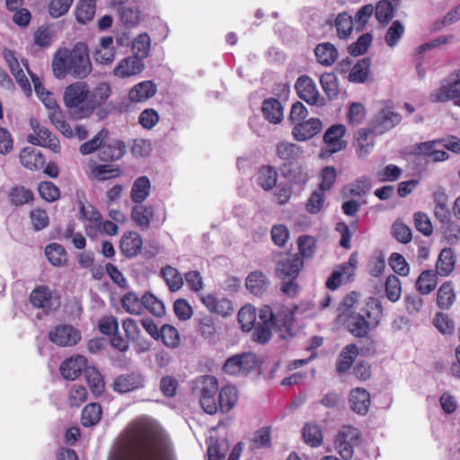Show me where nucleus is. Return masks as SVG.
<instances>
[{
    "mask_svg": "<svg viewBox=\"0 0 460 460\" xmlns=\"http://www.w3.org/2000/svg\"><path fill=\"white\" fill-rule=\"evenodd\" d=\"M136 444L137 451L133 460H177L168 434L154 421L139 424Z\"/></svg>",
    "mask_w": 460,
    "mask_h": 460,
    "instance_id": "nucleus-1",
    "label": "nucleus"
},
{
    "mask_svg": "<svg viewBox=\"0 0 460 460\" xmlns=\"http://www.w3.org/2000/svg\"><path fill=\"white\" fill-rule=\"evenodd\" d=\"M52 71L58 79H64L68 75L75 78H85L92 72L87 46L78 42L73 49H59L53 57Z\"/></svg>",
    "mask_w": 460,
    "mask_h": 460,
    "instance_id": "nucleus-2",
    "label": "nucleus"
},
{
    "mask_svg": "<svg viewBox=\"0 0 460 460\" xmlns=\"http://www.w3.org/2000/svg\"><path fill=\"white\" fill-rule=\"evenodd\" d=\"M383 314L380 301L370 297L359 313H352L348 319L349 331L356 337H366L370 330L376 328Z\"/></svg>",
    "mask_w": 460,
    "mask_h": 460,
    "instance_id": "nucleus-3",
    "label": "nucleus"
},
{
    "mask_svg": "<svg viewBox=\"0 0 460 460\" xmlns=\"http://www.w3.org/2000/svg\"><path fill=\"white\" fill-rule=\"evenodd\" d=\"M261 324H268L276 327L283 328L288 332L294 322L293 313L288 307H275L270 305H263L259 313Z\"/></svg>",
    "mask_w": 460,
    "mask_h": 460,
    "instance_id": "nucleus-4",
    "label": "nucleus"
},
{
    "mask_svg": "<svg viewBox=\"0 0 460 460\" xmlns=\"http://www.w3.org/2000/svg\"><path fill=\"white\" fill-rule=\"evenodd\" d=\"M360 432L352 426H344L335 438V448L344 460H349L354 454V447L358 443Z\"/></svg>",
    "mask_w": 460,
    "mask_h": 460,
    "instance_id": "nucleus-5",
    "label": "nucleus"
},
{
    "mask_svg": "<svg viewBox=\"0 0 460 460\" xmlns=\"http://www.w3.org/2000/svg\"><path fill=\"white\" fill-rule=\"evenodd\" d=\"M346 128L342 124L331 126L323 135L324 146L321 149V157L326 158L334 153L346 148L347 142L343 139Z\"/></svg>",
    "mask_w": 460,
    "mask_h": 460,
    "instance_id": "nucleus-6",
    "label": "nucleus"
},
{
    "mask_svg": "<svg viewBox=\"0 0 460 460\" xmlns=\"http://www.w3.org/2000/svg\"><path fill=\"white\" fill-rule=\"evenodd\" d=\"M31 125L34 130V134L28 136L29 143L34 146L48 147L54 153H58L60 151L58 139L49 128L40 126V124L34 119L31 120Z\"/></svg>",
    "mask_w": 460,
    "mask_h": 460,
    "instance_id": "nucleus-7",
    "label": "nucleus"
},
{
    "mask_svg": "<svg viewBox=\"0 0 460 460\" xmlns=\"http://www.w3.org/2000/svg\"><path fill=\"white\" fill-rule=\"evenodd\" d=\"M433 102H445L452 99L460 98V69L452 73L447 84H443L438 90L429 95Z\"/></svg>",
    "mask_w": 460,
    "mask_h": 460,
    "instance_id": "nucleus-8",
    "label": "nucleus"
},
{
    "mask_svg": "<svg viewBox=\"0 0 460 460\" xmlns=\"http://www.w3.org/2000/svg\"><path fill=\"white\" fill-rule=\"evenodd\" d=\"M296 90L300 99L310 105H323V99L320 96L315 83L307 75H301L296 82Z\"/></svg>",
    "mask_w": 460,
    "mask_h": 460,
    "instance_id": "nucleus-9",
    "label": "nucleus"
},
{
    "mask_svg": "<svg viewBox=\"0 0 460 460\" xmlns=\"http://www.w3.org/2000/svg\"><path fill=\"white\" fill-rule=\"evenodd\" d=\"M49 340L61 347L75 345L81 339L79 331L69 324L58 325L49 333Z\"/></svg>",
    "mask_w": 460,
    "mask_h": 460,
    "instance_id": "nucleus-10",
    "label": "nucleus"
},
{
    "mask_svg": "<svg viewBox=\"0 0 460 460\" xmlns=\"http://www.w3.org/2000/svg\"><path fill=\"white\" fill-rule=\"evenodd\" d=\"M89 87L84 82H75L67 86L64 93V102L69 109L78 108L87 101L89 107Z\"/></svg>",
    "mask_w": 460,
    "mask_h": 460,
    "instance_id": "nucleus-11",
    "label": "nucleus"
},
{
    "mask_svg": "<svg viewBox=\"0 0 460 460\" xmlns=\"http://www.w3.org/2000/svg\"><path fill=\"white\" fill-rule=\"evenodd\" d=\"M303 266L304 261L297 254L286 256L280 259L277 264V275L282 280L287 279H296Z\"/></svg>",
    "mask_w": 460,
    "mask_h": 460,
    "instance_id": "nucleus-12",
    "label": "nucleus"
},
{
    "mask_svg": "<svg viewBox=\"0 0 460 460\" xmlns=\"http://www.w3.org/2000/svg\"><path fill=\"white\" fill-rule=\"evenodd\" d=\"M402 117L391 108L381 109L373 118V131L383 134L401 122Z\"/></svg>",
    "mask_w": 460,
    "mask_h": 460,
    "instance_id": "nucleus-13",
    "label": "nucleus"
},
{
    "mask_svg": "<svg viewBox=\"0 0 460 460\" xmlns=\"http://www.w3.org/2000/svg\"><path fill=\"white\" fill-rule=\"evenodd\" d=\"M30 301L34 307L41 308L49 312L58 305V302L53 297L51 290L46 286H39L34 288L30 296Z\"/></svg>",
    "mask_w": 460,
    "mask_h": 460,
    "instance_id": "nucleus-14",
    "label": "nucleus"
},
{
    "mask_svg": "<svg viewBox=\"0 0 460 460\" xmlns=\"http://www.w3.org/2000/svg\"><path fill=\"white\" fill-rule=\"evenodd\" d=\"M144 62L137 56L124 58L113 69V75L119 78L129 77L139 74L144 69Z\"/></svg>",
    "mask_w": 460,
    "mask_h": 460,
    "instance_id": "nucleus-15",
    "label": "nucleus"
},
{
    "mask_svg": "<svg viewBox=\"0 0 460 460\" xmlns=\"http://www.w3.org/2000/svg\"><path fill=\"white\" fill-rule=\"evenodd\" d=\"M322 129V121L316 118L303 120L293 127L292 135L297 141H305L318 134Z\"/></svg>",
    "mask_w": 460,
    "mask_h": 460,
    "instance_id": "nucleus-16",
    "label": "nucleus"
},
{
    "mask_svg": "<svg viewBox=\"0 0 460 460\" xmlns=\"http://www.w3.org/2000/svg\"><path fill=\"white\" fill-rule=\"evenodd\" d=\"M145 378L139 373H131L119 376L113 382V389L124 394L144 386Z\"/></svg>",
    "mask_w": 460,
    "mask_h": 460,
    "instance_id": "nucleus-17",
    "label": "nucleus"
},
{
    "mask_svg": "<svg viewBox=\"0 0 460 460\" xmlns=\"http://www.w3.org/2000/svg\"><path fill=\"white\" fill-rule=\"evenodd\" d=\"M370 402V394L366 389L357 387L350 391L349 404L355 413L366 415L368 412Z\"/></svg>",
    "mask_w": 460,
    "mask_h": 460,
    "instance_id": "nucleus-18",
    "label": "nucleus"
},
{
    "mask_svg": "<svg viewBox=\"0 0 460 460\" xmlns=\"http://www.w3.org/2000/svg\"><path fill=\"white\" fill-rule=\"evenodd\" d=\"M88 367L86 358L84 356L77 355L64 361L61 364L60 372L64 378L75 380Z\"/></svg>",
    "mask_w": 460,
    "mask_h": 460,
    "instance_id": "nucleus-19",
    "label": "nucleus"
},
{
    "mask_svg": "<svg viewBox=\"0 0 460 460\" xmlns=\"http://www.w3.org/2000/svg\"><path fill=\"white\" fill-rule=\"evenodd\" d=\"M126 154V145L123 141L114 139L102 144L99 149V158L103 162L119 160Z\"/></svg>",
    "mask_w": 460,
    "mask_h": 460,
    "instance_id": "nucleus-20",
    "label": "nucleus"
},
{
    "mask_svg": "<svg viewBox=\"0 0 460 460\" xmlns=\"http://www.w3.org/2000/svg\"><path fill=\"white\" fill-rule=\"evenodd\" d=\"M115 54L113 38L111 36H104L100 39V42L96 48L93 58L96 63L108 65L114 60Z\"/></svg>",
    "mask_w": 460,
    "mask_h": 460,
    "instance_id": "nucleus-21",
    "label": "nucleus"
},
{
    "mask_svg": "<svg viewBox=\"0 0 460 460\" xmlns=\"http://www.w3.org/2000/svg\"><path fill=\"white\" fill-rule=\"evenodd\" d=\"M302 154V148L293 143L281 142L277 146V155L283 161V166L296 164Z\"/></svg>",
    "mask_w": 460,
    "mask_h": 460,
    "instance_id": "nucleus-22",
    "label": "nucleus"
},
{
    "mask_svg": "<svg viewBox=\"0 0 460 460\" xmlns=\"http://www.w3.org/2000/svg\"><path fill=\"white\" fill-rule=\"evenodd\" d=\"M257 364L253 353L232 356V374L247 375L253 370Z\"/></svg>",
    "mask_w": 460,
    "mask_h": 460,
    "instance_id": "nucleus-23",
    "label": "nucleus"
},
{
    "mask_svg": "<svg viewBox=\"0 0 460 460\" xmlns=\"http://www.w3.org/2000/svg\"><path fill=\"white\" fill-rule=\"evenodd\" d=\"M121 252L128 257H135L142 248V239L136 232L125 233L120 239Z\"/></svg>",
    "mask_w": 460,
    "mask_h": 460,
    "instance_id": "nucleus-24",
    "label": "nucleus"
},
{
    "mask_svg": "<svg viewBox=\"0 0 460 460\" xmlns=\"http://www.w3.org/2000/svg\"><path fill=\"white\" fill-rule=\"evenodd\" d=\"M22 164L29 170L41 169L45 164L42 154L34 147H24L20 153Z\"/></svg>",
    "mask_w": 460,
    "mask_h": 460,
    "instance_id": "nucleus-25",
    "label": "nucleus"
},
{
    "mask_svg": "<svg viewBox=\"0 0 460 460\" xmlns=\"http://www.w3.org/2000/svg\"><path fill=\"white\" fill-rule=\"evenodd\" d=\"M261 111L265 119L272 124H279L283 119V107L278 99L264 100Z\"/></svg>",
    "mask_w": 460,
    "mask_h": 460,
    "instance_id": "nucleus-26",
    "label": "nucleus"
},
{
    "mask_svg": "<svg viewBox=\"0 0 460 460\" xmlns=\"http://www.w3.org/2000/svg\"><path fill=\"white\" fill-rule=\"evenodd\" d=\"M156 93V86L151 81H144L136 84L128 93V99L133 102H142Z\"/></svg>",
    "mask_w": 460,
    "mask_h": 460,
    "instance_id": "nucleus-27",
    "label": "nucleus"
},
{
    "mask_svg": "<svg viewBox=\"0 0 460 460\" xmlns=\"http://www.w3.org/2000/svg\"><path fill=\"white\" fill-rule=\"evenodd\" d=\"M200 301L211 313L226 316L230 311V300L226 298H218L212 294H207L200 296Z\"/></svg>",
    "mask_w": 460,
    "mask_h": 460,
    "instance_id": "nucleus-28",
    "label": "nucleus"
},
{
    "mask_svg": "<svg viewBox=\"0 0 460 460\" xmlns=\"http://www.w3.org/2000/svg\"><path fill=\"white\" fill-rule=\"evenodd\" d=\"M151 183L146 176H140L133 182L130 198L134 203L141 204L150 194Z\"/></svg>",
    "mask_w": 460,
    "mask_h": 460,
    "instance_id": "nucleus-29",
    "label": "nucleus"
},
{
    "mask_svg": "<svg viewBox=\"0 0 460 460\" xmlns=\"http://www.w3.org/2000/svg\"><path fill=\"white\" fill-rule=\"evenodd\" d=\"M270 281L261 271L251 272L246 279L247 289L255 296L262 295L269 288Z\"/></svg>",
    "mask_w": 460,
    "mask_h": 460,
    "instance_id": "nucleus-30",
    "label": "nucleus"
},
{
    "mask_svg": "<svg viewBox=\"0 0 460 460\" xmlns=\"http://www.w3.org/2000/svg\"><path fill=\"white\" fill-rule=\"evenodd\" d=\"M34 199V194L33 192L21 185H16L8 192V200L10 204L13 206H22L26 204H31Z\"/></svg>",
    "mask_w": 460,
    "mask_h": 460,
    "instance_id": "nucleus-31",
    "label": "nucleus"
},
{
    "mask_svg": "<svg viewBox=\"0 0 460 460\" xmlns=\"http://www.w3.org/2000/svg\"><path fill=\"white\" fill-rule=\"evenodd\" d=\"M314 54L318 62L323 66L332 65L338 58L336 48L330 42L318 44L314 49Z\"/></svg>",
    "mask_w": 460,
    "mask_h": 460,
    "instance_id": "nucleus-32",
    "label": "nucleus"
},
{
    "mask_svg": "<svg viewBox=\"0 0 460 460\" xmlns=\"http://www.w3.org/2000/svg\"><path fill=\"white\" fill-rule=\"evenodd\" d=\"M456 263L454 252L450 248H444L436 263L437 273L440 276H448L454 270Z\"/></svg>",
    "mask_w": 460,
    "mask_h": 460,
    "instance_id": "nucleus-33",
    "label": "nucleus"
},
{
    "mask_svg": "<svg viewBox=\"0 0 460 460\" xmlns=\"http://www.w3.org/2000/svg\"><path fill=\"white\" fill-rule=\"evenodd\" d=\"M370 59L362 58L358 60L349 73L348 79L351 83L362 84L367 81L369 75Z\"/></svg>",
    "mask_w": 460,
    "mask_h": 460,
    "instance_id": "nucleus-34",
    "label": "nucleus"
},
{
    "mask_svg": "<svg viewBox=\"0 0 460 460\" xmlns=\"http://www.w3.org/2000/svg\"><path fill=\"white\" fill-rule=\"evenodd\" d=\"M111 87L107 83L99 84L89 93V113L92 112L97 106L102 105L111 95Z\"/></svg>",
    "mask_w": 460,
    "mask_h": 460,
    "instance_id": "nucleus-35",
    "label": "nucleus"
},
{
    "mask_svg": "<svg viewBox=\"0 0 460 460\" xmlns=\"http://www.w3.org/2000/svg\"><path fill=\"white\" fill-rule=\"evenodd\" d=\"M133 221L143 228H148L154 217V208L151 206L137 205L132 208Z\"/></svg>",
    "mask_w": 460,
    "mask_h": 460,
    "instance_id": "nucleus-36",
    "label": "nucleus"
},
{
    "mask_svg": "<svg viewBox=\"0 0 460 460\" xmlns=\"http://www.w3.org/2000/svg\"><path fill=\"white\" fill-rule=\"evenodd\" d=\"M357 152L358 156L365 157L374 146V137L371 130L361 128L357 133Z\"/></svg>",
    "mask_w": 460,
    "mask_h": 460,
    "instance_id": "nucleus-37",
    "label": "nucleus"
},
{
    "mask_svg": "<svg viewBox=\"0 0 460 460\" xmlns=\"http://www.w3.org/2000/svg\"><path fill=\"white\" fill-rule=\"evenodd\" d=\"M161 275L172 292L180 290L183 285V278L179 270L172 266H165L161 270Z\"/></svg>",
    "mask_w": 460,
    "mask_h": 460,
    "instance_id": "nucleus-38",
    "label": "nucleus"
},
{
    "mask_svg": "<svg viewBox=\"0 0 460 460\" xmlns=\"http://www.w3.org/2000/svg\"><path fill=\"white\" fill-rule=\"evenodd\" d=\"M144 296L139 298L134 292H128L121 297L123 309L130 314H140L144 309Z\"/></svg>",
    "mask_w": 460,
    "mask_h": 460,
    "instance_id": "nucleus-39",
    "label": "nucleus"
},
{
    "mask_svg": "<svg viewBox=\"0 0 460 460\" xmlns=\"http://www.w3.org/2000/svg\"><path fill=\"white\" fill-rule=\"evenodd\" d=\"M45 255L53 266H63L66 261V252L61 244L52 243L46 246Z\"/></svg>",
    "mask_w": 460,
    "mask_h": 460,
    "instance_id": "nucleus-40",
    "label": "nucleus"
},
{
    "mask_svg": "<svg viewBox=\"0 0 460 460\" xmlns=\"http://www.w3.org/2000/svg\"><path fill=\"white\" fill-rule=\"evenodd\" d=\"M102 413V411L100 404L95 402L87 404L82 411V425L84 427L96 425L101 420Z\"/></svg>",
    "mask_w": 460,
    "mask_h": 460,
    "instance_id": "nucleus-41",
    "label": "nucleus"
},
{
    "mask_svg": "<svg viewBox=\"0 0 460 460\" xmlns=\"http://www.w3.org/2000/svg\"><path fill=\"white\" fill-rule=\"evenodd\" d=\"M278 180V172L272 166H262L257 177L258 184L265 190H271L276 186Z\"/></svg>",
    "mask_w": 460,
    "mask_h": 460,
    "instance_id": "nucleus-42",
    "label": "nucleus"
},
{
    "mask_svg": "<svg viewBox=\"0 0 460 460\" xmlns=\"http://www.w3.org/2000/svg\"><path fill=\"white\" fill-rule=\"evenodd\" d=\"M437 274L432 270L423 271L418 278L416 287L422 295L429 294L437 286Z\"/></svg>",
    "mask_w": 460,
    "mask_h": 460,
    "instance_id": "nucleus-43",
    "label": "nucleus"
},
{
    "mask_svg": "<svg viewBox=\"0 0 460 460\" xmlns=\"http://www.w3.org/2000/svg\"><path fill=\"white\" fill-rule=\"evenodd\" d=\"M84 376L91 392L96 396L100 395L104 390V381L100 372L95 367H89L85 369Z\"/></svg>",
    "mask_w": 460,
    "mask_h": 460,
    "instance_id": "nucleus-44",
    "label": "nucleus"
},
{
    "mask_svg": "<svg viewBox=\"0 0 460 460\" xmlns=\"http://www.w3.org/2000/svg\"><path fill=\"white\" fill-rule=\"evenodd\" d=\"M358 355V348L356 345L346 346L339 356L337 361V371L345 373L349 370Z\"/></svg>",
    "mask_w": 460,
    "mask_h": 460,
    "instance_id": "nucleus-45",
    "label": "nucleus"
},
{
    "mask_svg": "<svg viewBox=\"0 0 460 460\" xmlns=\"http://www.w3.org/2000/svg\"><path fill=\"white\" fill-rule=\"evenodd\" d=\"M375 16L378 22L387 24L394 16V7L388 0H380L374 7Z\"/></svg>",
    "mask_w": 460,
    "mask_h": 460,
    "instance_id": "nucleus-46",
    "label": "nucleus"
},
{
    "mask_svg": "<svg viewBox=\"0 0 460 460\" xmlns=\"http://www.w3.org/2000/svg\"><path fill=\"white\" fill-rule=\"evenodd\" d=\"M435 201L434 215L436 218L442 225L448 223L451 220V213L447 206V196L444 193H437L435 195Z\"/></svg>",
    "mask_w": 460,
    "mask_h": 460,
    "instance_id": "nucleus-47",
    "label": "nucleus"
},
{
    "mask_svg": "<svg viewBox=\"0 0 460 460\" xmlns=\"http://www.w3.org/2000/svg\"><path fill=\"white\" fill-rule=\"evenodd\" d=\"M256 310L252 305L243 306L238 313V322L244 332L251 331L255 324Z\"/></svg>",
    "mask_w": 460,
    "mask_h": 460,
    "instance_id": "nucleus-48",
    "label": "nucleus"
},
{
    "mask_svg": "<svg viewBox=\"0 0 460 460\" xmlns=\"http://www.w3.org/2000/svg\"><path fill=\"white\" fill-rule=\"evenodd\" d=\"M151 47V40L147 33H141L132 42L133 55L137 56L143 61L148 57Z\"/></svg>",
    "mask_w": 460,
    "mask_h": 460,
    "instance_id": "nucleus-49",
    "label": "nucleus"
},
{
    "mask_svg": "<svg viewBox=\"0 0 460 460\" xmlns=\"http://www.w3.org/2000/svg\"><path fill=\"white\" fill-rule=\"evenodd\" d=\"M196 388L199 391L200 396H217L218 391L217 381L212 376H204L197 381Z\"/></svg>",
    "mask_w": 460,
    "mask_h": 460,
    "instance_id": "nucleus-50",
    "label": "nucleus"
},
{
    "mask_svg": "<svg viewBox=\"0 0 460 460\" xmlns=\"http://www.w3.org/2000/svg\"><path fill=\"white\" fill-rule=\"evenodd\" d=\"M76 19L80 23H86L95 14V0H81L75 11Z\"/></svg>",
    "mask_w": 460,
    "mask_h": 460,
    "instance_id": "nucleus-51",
    "label": "nucleus"
},
{
    "mask_svg": "<svg viewBox=\"0 0 460 460\" xmlns=\"http://www.w3.org/2000/svg\"><path fill=\"white\" fill-rule=\"evenodd\" d=\"M354 22L352 17L347 13H339L335 19V27L338 37L341 39L349 36L353 29Z\"/></svg>",
    "mask_w": 460,
    "mask_h": 460,
    "instance_id": "nucleus-52",
    "label": "nucleus"
},
{
    "mask_svg": "<svg viewBox=\"0 0 460 460\" xmlns=\"http://www.w3.org/2000/svg\"><path fill=\"white\" fill-rule=\"evenodd\" d=\"M455 293L451 284L444 283L438 290L437 303L442 309H448L455 301Z\"/></svg>",
    "mask_w": 460,
    "mask_h": 460,
    "instance_id": "nucleus-53",
    "label": "nucleus"
},
{
    "mask_svg": "<svg viewBox=\"0 0 460 460\" xmlns=\"http://www.w3.org/2000/svg\"><path fill=\"white\" fill-rule=\"evenodd\" d=\"M227 386L224 387L218 394V402L215 404H206L202 409L208 414H214L217 411L218 406L222 411L228 412L230 411V397L227 394Z\"/></svg>",
    "mask_w": 460,
    "mask_h": 460,
    "instance_id": "nucleus-54",
    "label": "nucleus"
},
{
    "mask_svg": "<svg viewBox=\"0 0 460 460\" xmlns=\"http://www.w3.org/2000/svg\"><path fill=\"white\" fill-rule=\"evenodd\" d=\"M160 339L167 347L176 348L180 344V334L175 327L164 324L161 327Z\"/></svg>",
    "mask_w": 460,
    "mask_h": 460,
    "instance_id": "nucleus-55",
    "label": "nucleus"
},
{
    "mask_svg": "<svg viewBox=\"0 0 460 460\" xmlns=\"http://www.w3.org/2000/svg\"><path fill=\"white\" fill-rule=\"evenodd\" d=\"M4 58L6 61V63L8 64L11 73L16 78V80L19 83H22L23 79H24V81L26 83H28V81L25 77V75H24L22 67L20 66V64L14 56L13 51L9 50V49H4Z\"/></svg>",
    "mask_w": 460,
    "mask_h": 460,
    "instance_id": "nucleus-56",
    "label": "nucleus"
},
{
    "mask_svg": "<svg viewBox=\"0 0 460 460\" xmlns=\"http://www.w3.org/2000/svg\"><path fill=\"white\" fill-rule=\"evenodd\" d=\"M303 438L306 444L317 447L322 443L323 435L317 425L306 424L303 429Z\"/></svg>",
    "mask_w": 460,
    "mask_h": 460,
    "instance_id": "nucleus-57",
    "label": "nucleus"
},
{
    "mask_svg": "<svg viewBox=\"0 0 460 460\" xmlns=\"http://www.w3.org/2000/svg\"><path fill=\"white\" fill-rule=\"evenodd\" d=\"M385 294L391 302H396L401 297V281L395 275H390L385 280Z\"/></svg>",
    "mask_w": 460,
    "mask_h": 460,
    "instance_id": "nucleus-58",
    "label": "nucleus"
},
{
    "mask_svg": "<svg viewBox=\"0 0 460 460\" xmlns=\"http://www.w3.org/2000/svg\"><path fill=\"white\" fill-rule=\"evenodd\" d=\"M403 33L404 27L402 22L400 21H394L385 33V41L389 47L393 48L397 45Z\"/></svg>",
    "mask_w": 460,
    "mask_h": 460,
    "instance_id": "nucleus-59",
    "label": "nucleus"
},
{
    "mask_svg": "<svg viewBox=\"0 0 460 460\" xmlns=\"http://www.w3.org/2000/svg\"><path fill=\"white\" fill-rule=\"evenodd\" d=\"M144 308L147 309L152 314L161 317L165 314V307L162 301L154 295L146 293L144 295Z\"/></svg>",
    "mask_w": 460,
    "mask_h": 460,
    "instance_id": "nucleus-60",
    "label": "nucleus"
},
{
    "mask_svg": "<svg viewBox=\"0 0 460 460\" xmlns=\"http://www.w3.org/2000/svg\"><path fill=\"white\" fill-rule=\"evenodd\" d=\"M325 201V194L324 191L318 189L314 190L309 197L305 209L310 214H317L321 211L323 203Z\"/></svg>",
    "mask_w": 460,
    "mask_h": 460,
    "instance_id": "nucleus-61",
    "label": "nucleus"
},
{
    "mask_svg": "<svg viewBox=\"0 0 460 460\" xmlns=\"http://www.w3.org/2000/svg\"><path fill=\"white\" fill-rule=\"evenodd\" d=\"M322 87L330 99H333L338 95L339 89L337 78L334 74L325 73L320 78Z\"/></svg>",
    "mask_w": 460,
    "mask_h": 460,
    "instance_id": "nucleus-62",
    "label": "nucleus"
},
{
    "mask_svg": "<svg viewBox=\"0 0 460 460\" xmlns=\"http://www.w3.org/2000/svg\"><path fill=\"white\" fill-rule=\"evenodd\" d=\"M228 445L226 442H216L208 448V460H230V455L227 456Z\"/></svg>",
    "mask_w": 460,
    "mask_h": 460,
    "instance_id": "nucleus-63",
    "label": "nucleus"
},
{
    "mask_svg": "<svg viewBox=\"0 0 460 460\" xmlns=\"http://www.w3.org/2000/svg\"><path fill=\"white\" fill-rule=\"evenodd\" d=\"M443 234L447 242L450 244H456L460 240V225L452 220L442 225Z\"/></svg>",
    "mask_w": 460,
    "mask_h": 460,
    "instance_id": "nucleus-64",
    "label": "nucleus"
}]
</instances>
